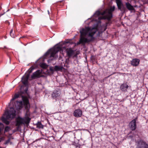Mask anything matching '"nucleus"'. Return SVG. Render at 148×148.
<instances>
[{
	"label": "nucleus",
	"mask_w": 148,
	"mask_h": 148,
	"mask_svg": "<svg viewBox=\"0 0 148 148\" xmlns=\"http://www.w3.org/2000/svg\"><path fill=\"white\" fill-rule=\"evenodd\" d=\"M4 128L3 124L1 123H0V135L2 133Z\"/></svg>",
	"instance_id": "obj_21"
},
{
	"label": "nucleus",
	"mask_w": 148,
	"mask_h": 148,
	"mask_svg": "<svg viewBox=\"0 0 148 148\" xmlns=\"http://www.w3.org/2000/svg\"><path fill=\"white\" fill-rule=\"evenodd\" d=\"M73 114L75 117H78L82 115V112H74Z\"/></svg>",
	"instance_id": "obj_18"
},
{
	"label": "nucleus",
	"mask_w": 148,
	"mask_h": 148,
	"mask_svg": "<svg viewBox=\"0 0 148 148\" xmlns=\"http://www.w3.org/2000/svg\"><path fill=\"white\" fill-rule=\"evenodd\" d=\"M1 138H0V142H1Z\"/></svg>",
	"instance_id": "obj_30"
},
{
	"label": "nucleus",
	"mask_w": 148,
	"mask_h": 148,
	"mask_svg": "<svg viewBox=\"0 0 148 148\" xmlns=\"http://www.w3.org/2000/svg\"><path fill=\"white\" fill-rule=\"evenodd\" d=\"M32 69L28 70L25 74V75L22 77L21 80L23 83L24 85H27V84L30 73L32 72Z\"/></svg>",
	"instance_id": "obj_6"
},
{
	"label": "nucleus",
	"mask_w": 148,
	"mask_h": 148,
	"mask_svg": "<svg viewBox=\"0 0 148 148\" xmlns=\"http://www.w3.org/2000/svg\"><path fill=\"white\" fill-rule=\"evenodd\" d=\"M147 146L145 142L141 140L139 142L137 148H147Z\"/></svg>",
	"instance_id": "obj_11"
},
{
	"label": "nucleus",
	"mask_w": 148,
	"mask_h": 148,
	"mask_svg": "<svg viewBox=\"0 0 148 148\" xmlns=\"http://www.w3.org/2000/svg\"><path fill=\"white\" fill-rule=\"evenodd\" d=\"M40 66L43 69H46L48 67V65L45 63H42L41 64Z\"/></svg>",
	"instance_id": "obj_23"
},
{
	"label": "nucleus",
	"mask_w": 148,
	"mask_h": 148,
	"mask_svg": "<svg viewBox=\"0 0 148 148\" xmlns=\"http://www.w3.org/2000/svg\"><path fill=\"white\" fill-rule=\"evenodd\" d=\"M61 50V48L59 46H56L48 50L45 54L46 56H48L50 54V57L54 58L55 54Z\"/></svg>",
	"instance_id": "obj_5"
},
{
	"label": "nucleus",
	"mask_w": 148,
	"mask_h": 148,
	"mask_svg": "<svg viewBox=\"0 0 148 148\" xmlns=\"http://www.w3.org/2000/svg\"><path fill=\"white\" fill-rule=\"evenodd\" d=\"M31 119L28 116H25L24 118H22L18 116L16 119V125L19 127L22 125H28L30 122Z\"/></svg>",
	"instance_id": "obj_4"
},
{
	"label": "nucleus",
	"mask_w": 148,
	"mask_h": 148,
	"mask_svg": "<svg viewBox=\"0 0 148 148\" xmlns=\"http://www.w3.org/2000/svg\"><path fill=\"white\" fill-rule=\"evenodd\" d=\"M47 114H50L49 113H47Z\"/></svg>",
	"instance_id": "obj_31"
},
{
	"label": "nucleus",
	"mask_w": 148,
	"mask_h": 148,
	"mask_svg": "<svg viewBox=\"0 0 148 148\" xmlns=\"http://www.w3.org/2000/svg\"><path fill=\"white\" fill-rule=\"evenodd\" d=\"M21 97L22 101H16L13 103H10L7 106L5 111H19L24 107H25L26 111H28L30 108L29 100L26 96H20L18 94L14 95L11 101L14 100L16 99Z\"/></svg>",
	"instance_id": "obj_1"
},
{
	"label": "nucleus",
	"mask_w": 148,
	"mask_h": 148,
	"mask_svg": "<svg viewBox=\"0 0 148 148\" xmlns=\"http://www.w3.org/2000/svg\"><path fill=\"white\" fill-rule=\"evenodd\" d=\"M106 14V11H104L102 12H100L99 11H97L93 15V16L95 17H97L99 15H104Z\"/></svg>",
	"instance_id": "obj_16"
},
{
	"label": "nucleus",
	"mask_w": 148,
	"mask_h": 148,
	"mask_svg": "<svg viewBox=\"0 0 148 148\" xmlns=\"http://www.w3.org/2000/svg\"><path fill=\"white\" fill-rule=\"evenodd\" d=\"M99 18H99H99H98V19H99Z\"/></svg>",
	"instance_id": "obj_32"
},
{
	"label": "nucleus",
	"mask_w": 148,
	"mask_h": 148,
	"mask_svg": "<svg viewBox=\"0 0 148 148\" xmlns=\"http://www.w3.org/2000/svg\"><path fill=\"white\" fill-rule=\"evenodd\" d=\"M136 119H133L130 123V127L131 130H135L136 128Z\"/></svg>",
	"instance_id": "obj_10"
},
{
	"label": "nucleus",
	"mask_w": 148,
	"mask_h": 148,
	"mask_svg": "<svg viewBox=\"0 0 148 148\" xmlns=\"http://www.w3.org/2000/svg\"><path fill=\"white\" fill-rule=\"evenodd\" d=\"M115 8L114 6H113L111 7L110 9H107L105 11H106V18H107L110 19L112 17V12L114 10Z\"/></svg>",
	"instance_id": "obj_7"
},
{
	"label": "nucleus",
	"mask_w": 148,
	"mask_h": 148,
	"mask_svg": "<svg viewBox=\"0 0 148 148\" xmlns=\"http://www.w3.org/2000/svg\"><path fill=\"white\" fill-rule=\"evenodd\" d=\"M49 69L51 71V73H53V71H55L54 69V67H50V68Z\"/></svg>",
	"instance_id": "obj_24"
},
{
	"label": "nucleus",
	"mask_w": 148,
	"mask_h": 148,
	"mask_svg": "<svg viewBox=\"0 0 148 148\" xmlns=\"http://www.w3.org/2000/svg\"><path fill=\"white\" fill-rule=\"evenodd\" d=\"M128 87V86L126 84H122L120 86V89L122 91L126 90Z\"/></svg>",
	"instance_id": "obj_14"
},
{
	"label": "nucleus",
	"mask_w": 148,
	"mask_h": 148,
	"mask_svg": "<svg viewBox=\"0 0 148 148\" xmlns=\"http://www.w3.org/2000/svg\"><path fill=\"white\" fill-rule=\"evenodd\" d=\"M48 14H49V11L48 10Z\"/></svg>",
	"instance_id": "obj_29"
},
{
	"label": "nucleus",
	"mask_w": 148,
	"mask_h": 148,
	"mask_svg": "<svg viewBox=\"0 0 148 148\" xmlns=\"http://www.w3.org/2000/svg\"><path fill=\"white\" fill-rule=\"evenodd\" d=\"M10 139H8L5 142V144H7L9 143L10 142Z\"/></svg>",
	"instance_id": "obj_26"
},
{
	"label": "nucleus",
	"mask_w": 148,
	"mask_h": 148,
	"mask_svg": "<svg viewBox=\"0 0 148 148\" xmlns=\"http://www.w3.org/2000/svg\"><path fill=\"white\" fill-rule=\"evenodd\" d=\"M37 127L39 128H42L43 125L41 124L40 122H38L36 124Z\"/></svg>",
	"instance_id": "obj_22"
},
{
	"label": "nucleus",
	"mask_w": 148,
	"mask_h": 148,
	"mask_svg": "<svg viewBox=\"0 0 148 148\" xmlns=\"http://www.w3.org/2000/svg\"><path fill=\"white\" fill-rule=\"evenodd\" d=\"M116 2L119 9L121 11L124 12L126 10L121 0H116Z\"/></svg>",
	"instance_id": "obj_8"
},
{
	"label": "nucleus",
	"mask_w": 148,
	"mask_h": 148,
	"mask_svg": "<svg viewBox=\"0 0 148 148\" xmlns=\"http://www.w3.org/2000/svg\"><path fill=\"white\" fill-rule=\"evenodd\" d=\"M1 16V15H0V17Z\"/></svg>",
	"instance_id": "obj_33"
},
{
	"label": "nucleus",
	"mask_w": 148,
	"mask_h": 148,
	"mask_svg": "<svg viewBox=\"0 0 148 148\" xmlns=\"http://www.w3.org/2000/svg\"><path fill=\"white\" fill-rule=\"evenodd\" d=\"M41 73V71L40 70H38L36 71L31 76L32 79H33L36 77H38L39 76Z\"/></svg>",
	"instance_id": "obj_12"
},
{
	"label": "nucleus",
	"mask_w": 148,
	"mask_h": 148,
	"mask_svg": "<svg viewBox=\"0 0 148 148\" xmlns=\"http://www.w3.org/2000/svg\"><path fill=\"white\" fill-rule=\"evenodd\" d=\"M16 112H5L2 117V121L7 125L10 123L8 120H11L14 118L16 116Z\"/></svg>",
	"instance_id": "obj_3"
},
{
	"label": "nucleus",
	"mask_w": 148,
	"mask_h": 148,
	"mask_svg": "<svg viewBox=\"0 0 148 148\" xmlns=\"http://www.w3.org/2000/svg\"><path fill=\"white\" fill-rule=\"evenodd\" d=\"M125 5L127 9L129 10L133 11L134 10V9L129 3L126 2L125 3Z\"/></svg>",
	"instance_id": "obj_15"
},
{
	"label": "nucleus",
	"mask_w": 148,
	"mask_h": 148,
	"mask_svg": "<svg viewBox=\"0 0 148 148\" xmlns=\"http://www.w3.org/2000/svg\"><path fill=\"white\" fill-rule=\"evenodd\" d=\"M66 52L68 56L70 57L73 55V51L71 48L67 49L66 50Z\"/></svg>",
	"instance_id": "obj_17"
},
{
	"label": "nucleus",
	"mask_w": 148,
	"mask_h": 148,
	"mask_svg": "<svg viewBox=\"0 0 148 148\" xmlns=\"http://www.w3.org/2000/svg\"><path fill=\"white\" fill-rule=\"evenodd\" d=\"M15 32H13V29H11L10 31V35L11 37L13 38H15L16 36V35L14 34Z\"/></svg>",
	"instance_id": "obj_19"
},
{
	"label": "nucleus",
	"mask_w": 148,
	"mask_h": 148,
	"mask_svg": "<svg viewBox=\"0 0 148 148\" xmlns=\"http://www.w3.org/2000/svg\"><path fill=\"white\" fill-rule=\"evenodd\" d=\"M60 94V91L57 90L54 91L52 93V96L53 99H55L59 96Z\"/></svg>",
	"instance_id": "obj_13"
},
{
	"label": "nucleus",
	"mask_w": 148,
	"mask_h": 148,
	"mask_svg": "<svg viewBox=\"0 0 148 148\" xmlns=\"http://www.w3.org/2000/svg\"><path fill=\"white\" fill-rule=\"evenodd\" d=\"M75 111H79L78 110H76Z\"/></svg>",
	"instance_id": "obj_27"
},
{
	"label": "nucleus",
	"mask_w": 148,
	"mask_h": 148,
	"mask_svg": "<svg viewBox=\"0 0 148 148\" xmlns=\"http://www.w3.org/2000/svg\"><path fill=\"white\" fill-rule=\"evenodd\" d=\"M62 67L59 66H56L54 67V69L55 71H60L62 70Z\"/></svg>",
	"instance_id": "obj_20"
},
{
	"label": "nucleus",
	"mask_w": 148,
	"mask_h": 148,
	"mask_svg": "<svg viewBox=\"0 0 148 148\" xmlns=\"http://www.w3.org/2000/svg\"><path fill=\"white\" fill-rule=\"evenodd\" d=\"M10 127L8 126H6L5 128V132H7L10 130Z\"/></svg>",
	"instance_id": "obj_25"
},
{
	"label": "nucleus",
	"mask_w": 148,
	"mask_h": 148,
	"mask_svg": "<svg viewBox=\"0 0 148 148\" xmlns=\"http://www.w3.org/2000/svg\"><path fill=\"white\" fill-rule=\"evenodd\" d=\"M51 60L50 59H49L48 60V62H49Z\"/></svg>",
	"instance_id": "obj_28"
},
{
	"label": "nucleus",
	"mask_w": 148,
	"mask_h": 148,
	"mask_svg": "<svg viewBox=\"0 0 148 148\" xmlns=\"http://www.w3.org/2000/svg\"><path fill=\"white\" fill-rule=\"evenodd\" d=\"M140 62L139 59L137 58H134L131 61V64L132 65L134 66H136L139 65Z\"/></svg>",
	"instance_id": "obj_9"
},
{
	"label": "nucleus",
	"mask_w": 148,
	"mask_h": 148,
	"mask_svg": "<svg viewBox=\"0 0 148 148\" xmlns=\"http://www.w3.org/2000/svg\"><path fill=\"white\" fill-rule=\"evenodd\" d=\"M97 27L91 28L88 27L82 28L80 31V38L77 45L83 44L92 41L94 39L93 36L97 31Z\"/></svg>",
	"instance_id": "obj_2"
}]
</instances>
